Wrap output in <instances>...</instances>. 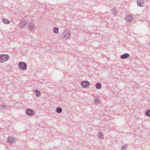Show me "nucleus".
Instances as JSON below:
<instances>
[{
	"label": "nucleus",
	"instance_id": "1",
	"mask_svg": "<svg viewBox=\"0 0 150 150\" xmlns=\"http://www.w3.org/2000/svg\"><path fill=\"white\" fill-rule=\"evenodd\" d=\"M9 59V56L6 54H1L0 55V62H3L7 61Z\"/></svg>",
	"mask_w": 150,
	"mask_h": 150
},
{
	"label": "nucleus",
	"instance_id": "2",
	"mask_svg": "<svg viewBox=\"0 0 150 150\" xmlns=\"http://www.w3.org/2000/svg\"><path fill=\"white\" fill-rule=\"evenodd\" d=\"M18 67L22 70H25L27 68L26 64L25 62H21L19 63Z\"/></svg>",
	"mask_w": 150,
	"mask_h": 150
},
{
	"label": "nucleus",
	"instance_id": "3",
	"mask_svg": "<svg viewBox=\"0 0 150 150\" xmlns=\"http://www.w3.org/2000/svg\"><path fill=\"white\" fill-rule=\"evenodd\" d=\"M90 85V82L88 81H83L81 83V85L84 88L87 87Z\"/></svg>",
	"mask_w": 150,
	"mask_h": 150
},
{
	"label": "nucleus",
	"instance_id": "4",
	"mask_svg": "<svg viewBox=\"0 0 150 150\" xmlns=\"http://www.w3.org/2000/svg\"><path fill=\"white\" fill-rule=\"evenodd\" d=\"M137 5L139 6L144 7V0H137Z\"/></svg>",
	"mask_w": 150,
	"mask_h": 150
},
{
	"label": "nucleus",
	"instance_id": "5",
	"mask_svg": "<svg viewBox=\"0 0 150 150\" xmlns=\"http://www.w3.org/2000/svg\"><path fill=\"white\" fill-rule=\"evenodd\" d=\"M71 35V34L69 32H65L62 36V38L66 40L68 39Z\"/></svg>",
	"mask_w": 150,
	"mask_h": 150
},
{
	"label": "nucleus",
	"instance_id": "6",
	"mask_svg": "<svg viewBox=\"0 0 150 150\" xmlns=\"http://www.w3.org/2000/svg\"><path fill=\"white\" fill-rule=\"evenodd\" d=\"M26 113L28 115H31L34 114V112L30 109H27L26 110Z\"/></svg>",
	"mask_w": 150,
	"mask_h": 150
},
{
	"label": "nucleus",
	"instance_id": "7",
	"mask_svg": "<svg viewBox=\"0 0 150 150\" xmlns=\"http://www.w3.org/2000/svg\"><path fill=\"white\" fill-rule=\"evenodd\" d=\"M35 24L33 23H30L28 24L29 30L31 31L33 30L34 29Z\"/></svg>",
	"mask_w": 150,
	"mask_h": 150
},
{
	"label": "nucleus",
	"instance_id": "8",
	"mask_svg": "<svg viewBox=\"0 0 150 150\" xmlns=\"http://www.w3.org/2000/svg\"><path fill=\"white\" fill-rule=\"evenodd\" d=\"M129 56V54L128 53H125L120 56V58L122 59H125L128 58Z\"/></svg>",
	"mask_w": 150,
	"mask_h": 150
},
{
	"label": "nucleus",
	"instance_id": "9",
	"mask_svg": "<svg viewBox=\"0 0 150 150\" xmlns=\"http://www.w3.org/2000/svg\"><path fill=\"white\" fill-rule=\"evenodd\" d=\"M125 20L127 22L130 23L132 20H133V18L131 16H128L125 18Z\"/></svg>",
	"mask_w": 150,
	"mask_h": 150
},
{
	"label": "nucleus",
	"instance_id": "10",
	"mask_svg": "<svg viewBox=\"0 0 150 150\" xmlns=\"http://www.w3.org/2000/svg\"><path fill=\"white\" fill-rule=\"evenodd\" d=\"M26 22L25 21H21L19 24V26L21 28H23L25 25Z\"/></svg>",
	"mask_w": 150,
	"mask_h": 150
},
{
	"label": "nucleus",
	"instance_id": "11",
	"mask_svg": "<svg viewBox=\"0 0 150 150\" xmlns=\"http://www.w3.org/2000/svg\"><path fill=\"white\" fill-rule=\"evenodd\" d=\"M15 140V139L12 137H9L8 139V142L11 143L14 142Z\"/></svg>",
	"mask_w": 150,
	"mask_h": 150
},
{
	"label": "nucleus",
	"instance_id": "12",
	"mask_svg": "<svg viewBox=\"0 0 150 150\" xmlns=\"http://www.w3.org/2000/svg\"><path fill=\"white\" fill-rule=\"evenodd\" d=\"M102 86L101 84L99 82L97 83L96 85V87L97 89H100Z\"/></svg>",
	"mask_w": 150,
	"mask_h": 150
},
{
	"label": "nucleus",
	"instance_id": "13",
	"mask_svg": "<svg viewBox=\"0 0 150 150\" xmlns=\"http://www.w3.org/2000/svg\"><path fill=\"white\" fill-rule=\"evenodd\" d=\"M34 92L36 94V96L37 97H38L40 96V92L38 90L35 89L34 90Z\"/></svg>",
	"mask_w": 150,
	"mask_h": 150
},
{
	"label": "nucleus",
	"instance_id": "14",
	"mask_svg": "<svg viewBox=\"0 0 150 150\" xmlns=\"http://www.w3.org/2000/svg\"><path fill=\"white\" fill-rule=\"evenodd\" d=\"M2 21L3 23L5 24H9L10 22L9 21L5 18H3L2 19Z\"/></svg>",
	"mask_w": 150,
	"mask_h": 150
},
{
	"label": "nucleus",
	"instance_id": "15",
	"mask_svg": "<svg viewBox=\"0 0 150 150\" xmlns=\"http://www.w3.org/2000/svg\"><path fill=\"white\" fill-rule=\"evenodd\" d=\"M8 107L6 105H0V109L1 110H4V109H8Z\"/></svg>",
	"mask_w": 150,
	"mask_h": 150
},
{
	"label": "nucleus",
	"instance_id": "16",
	"mask_svg": "<svg viewBox=\"0 0 150 150\" xmlns=\"http://www.w3.org/2000/svg\"><path fill=\"white\" fill-rule=\"evenodd\" d=\"M58 30L59 29L58 28L56 27H54L53 29V32L55 33L58 34L59 33Z\"/></svg>",
	"mask_w": 150,
	"mask_h": 150
},
{
	"label": "nucleus",
	"instance_id": "17",
	"mask_svg": "<svg viewBox=\"0 0 150 150\" xmlns=\"http://www.w3.org/2000/svg\"><path fill=\"white\" fill-rule=\"evenodd\" d=\"M56 112L59 113H61L62 111V109L61 107H58L56 109Z\"/></svg>",
	"mask_w": 150,
	"mask_h": 150
},
{
	"label": "nucleus",
	"instance_id": "18",
	"mask_svg": "<svg viewBox=\"0 0 150 150\" xmlns=\"http://www.w3.org/2000/svg\"><path fill=\"white\" fill-rule=\"evenodd\" d=\"M99 97H95L94 100V102L96 103H99Z\"/></svg>",
	"mask_w": 150,
	"mask_h": 150
},
{
	"label": "nucleus",
	"instance_id": "19",
	"mask_svg": "<svg viewBox=\"0 0 150 150\" xmlns=\"http://www.w3.org/2000/svg\"><path fill=\"white\" fill-rule=\"evenodd\" d=\"M146 115L148 117H150V110H146L145 113Z\"/></svg>",
	"mask_w": 150,
	"mask_h": 150
},
{
	"label": "nucleus",
	"instance_id": "20",
	"mask_svg": "<svg viewBox=\"0 0 150 150\" xmlns=\"http://www.w3.org/2000/svg\"><path fill=\"white\" fill-rule=\"evenodd\" d=\"M127 147L126 145H124L122 147V150H126L127 149Z\"/></svg>",
	"mask_w": 150,
	"mask_h": 150
},
{
	"label": "nucleus",
	"instance_id": "21",
	"mask_svg": "<svg viewBox=\"0 0 150 150\" xmlns=\"http://www.w3.org/2000/svg\"><path fill=\"white\" fill-rule=\"evenodd\" d=\"M102 134V133L101 132H99L98 133V137L101 138H103V134Z\"/></svg>",
	"mask_w": 150,
	"mask_h": 150
},
{
	"label": "nucleus",
	"instance_id": "22",
	"mask_svg": "<svg viewBox=\"0 0 150 150\" xmlns=\"http://www.w3.org/2000/svg\"><path fill=\"white\" fill-rule=\"evenodd\" d=\"M112 13L114 15L117 13V11L115 9H113L111 10Z\"/></svg>",
	"mask_w": 150,
	"mask_h": 150
},
{
	"label": "nucleus",
	"instance_id": "23",
	"mask_svg": "<svg viewBox=\"0 0 150 150\" xmlns=\"http://www.w3.org/2000/svg\"><path fill=\"white\" fill-rule=\"evenodd\" d=\"M148 26L150 27V23L149 24V25Z\"/></svg>",
	"mask_w": 150,
	"mask_h": 150
}]
</instances>
